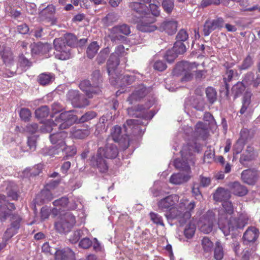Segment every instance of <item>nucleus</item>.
I'll return each mask as SVG.
<instances>
[{
  "mask_svg": "<svg viewBox=\"0 0 260 260\" xmlns=\"http://www.w3.org/2000/svg\"><path fill=\"white\" fill-rule=\"evenodd\" d=\"M179 197L173 194L164 198L157 202L159 210L168 212V216L172 218H177L183 223L191 217V212L196 206L194 202L189 203L187 199H182L180 202Z\"/></svg>",
  "mask_w": 260,
  "mask_h": 260,
  "instance_id": "f257e3e1",
  "label": "nucleus"
},
{
  "mask_svg": "<svg viewBox=\"0 0 260 260\" xmlns=\"http://www.w3.org/2000/svg\"><path fill=\"white\" fill-rule=\"evenodd\" d=\"M196 151H199V148L196 143H193L192 145L188 144L183 146L180 152L181 159H176L174 163L176 168L185 171L186 174L179 173L173 174L170 178V183L178 185L184 183L190 179L191 171L189 166L194 163L193 153Z\"/></svg>",
  "mask_w": 260,
  "mask_h": 260,
  "instance_id": "f03ea898",
  "label": "nucleus"
},
{
  "mask_svg": "<svg viewBox=\"0 0 260 260\" xmlns=\"http://www.w3.org/2000/svg\"><path fill=\"white\" fill-rule=\"evenodd\" d=\"M222 205V209L219 211L218 224L225 236L229 235L231 231L242 229L247 224V218L245 216L241 215L238 218L232 216L234 208L231 202L224 201Z\"/></svg>",
  "mask_w": 260,
  "mask_h": 260,
  "instance_id": "7ed1b4c3",
  "label": "nucleus"
},
{
  "mask_svg": "<svg viewBox=\"0 0 260 260\" xmlns=\"http://www.w3.org/2000/svg\"><path fill=\"white\" fill-rule=\"evenodd\" d=\"M109 139L104 148H99L96 154L92 156L90 159V165L96 168L101 173H105L107 171L108 166L106 160L103 158L113 159L118 154V149L117 146L111 142Z\"/></svg>",
  "mask_w": 260,
  "mask_h": 260,
  "instance_id": "20e7f679",
  "label": "nucleus"
},
{
  "mask_svg": "<svg viewBox=\"0 0 260 260\" xmlns=\"http://www.w3.org/2000/svg\"><path fill=\"white\" fill-rule=\"evenodd\" d=\"M77 120V117L73 114V111H68L61 113L55 117L54 120L48 121L41 126L40 131L42 133H49L56 127L59 129H64L72 125Z\"/></svg>",
  "mask_w": 260,
  "mask_h": 260,
  "instance_id": "39448f33",
  "label": "nucleus"
},
{
  "mask_svg": "<svg viewBox=\"0 0 260 260\" xmlns=\"http://www.w3.org/2000/svg\"><path fill=\"white\" fill-rule=\"evenodd\" d=\"M143 122L140 119H128L123 124V127L125 134L121 135V128L119 126H114L111 130V135L112 138V141L119 142L122 138L124 140H128V135L132 133L136 135L140 134L139 125Z\"/></svg>",
  "mask_w": 260,
  "mask_h": 260,
  "instance_id": "423d86ee",
  "label": "nucleus"
},
{
  "mask_svg": "<svg viewBox=\"0 0 260 260\" xmlns=\"http://www.w3.org/2000/svg\"><path fill=\"white\" fill-rule=\"evenodd\" d=\"M76 222L75 216L71 213H67L54 223V228L57 232L66 234L72 230Z\"/></svg>",
  "mask_w": 260,
  "mask_h": 260,
  "instance_id": "0eeeda50",
  "label": "nucleus"
},
{
  "mask_svg": "<svg viewBox=\"0 0 260 260\" xmlns=\"http://www.w3.org/2000/svg\"><path fill=\"white\" fill-rule=\"evenodd\" d=\"M197 68V65L195 62H182L176 65L173 73L176 76L182 75L181 79L182 82H188L192 79V70Z\"/></svg>",
  "mask_w": 260,
  "mask_h": 260,
  "instance_id": "6e6552de",
  "label": "nucleus"
},
{
  "mask_svg": "<svg viewBox=\"0 0 260 260\" xmlns=\"http://www.w3.org/2000/svg\"><path fill=\"white\" fill-rule=\"evenodd\" d=\"M126 52L124 47L122 45L117 46L115 52L111 54L107 61V71L109 76H113L115 74V70L119 64V57L125 55Z\"/></svg>",
  "mask_w": 260,
  "mask_h": 260,
  "instance_id": "1a4fd4ad",
  "label": "nucleus"
},
{
  "mask_svg": "<svg viewBox=\"0 0 260 260\" xmlns=\"http://www.w3.org/2000/svg\"><path fill=\"white\" fill-rule=\"evenodd\" d=\"M67 98L75 107L83 108L89 104L87 99L77 90H70L67 94Z\"/></svg>",
  "mask_w": 260,
  "mask_h": 260,
  "instance_id": "9d476101",
  "label": "nucleus"
},
{
  "mask_svg": "<svg viewBox=\"0 0 260 260\" xmlns=\"http://www.w3.org/2000/svg\"><path fill=\"white\" fill-rule=\"evenodd\" d=\"M215 222V214L212 211H209L205 215L203 220L200 223V230L204 234H209L213 230Z\"/></svg>",
  "mask_w": 260,
  "mask_h": 260,
  "instance_id": "9b49d317",
  "label": "nucleus"
},
{
  "mask_svg": "<svg viewBox=\"0 0 260 260\" xmlns=\"http://www.w3.org/2000/svg\"><path fill=\"white\" fill-rule=\"evenodd\" d=\"M130 33L131 29L128 25L125 24L118 25L114 26L111 29L110 38L113 42L121 40L124 38V37L120 35V34L127 36Z\"/></svg>",
  "mask_w": 260,
  "mask_h": 260,
  "instance_id": "f8f14e48",
  "label": "nucleus"
},
{
  "mask_svg": "<svg viewBox=\"0 0 260 260\" xmlns=\"http://www.w3.org/2000/svg\"><path fill=\"white\" fill-rule=\"evenodd\" d=\"M54 46L55 49L61 53L59 59L66 60L70 57V49L68 47L64 39L59 38L54 40Z\"/></svg>",
  "mask_w": 260,
  "mask_h": 260,
  "instance_id": "ddd939ff",
  "label": "nucleus"
},
{
  "mask_svg": "<svg viewBox=\"0 0 260 260\" xmlns=\"http://www.w3.org/2000/svg\"><path fill=\"white\" fill-rule=\"evenodd\" d=\"M21 217L17 214H13L11 217V226L8 228L4 234L6 240H9L13 235L17 233L20 226Z\"/></svg>",
  "mask_w": 260,
  "mask_h": 260,
  "instance_id": "4468645a",
  "label": "nucleus"
},
{
  "mask_svg": "<svg viewBox=\"0 0 260 260\" xmlns=\"http://www.w3.org/2000/svg\"><path fill=\"white\" fill-rule=\"evenodd\" d=\"M155 19L154 17H144L138 23V29L143 32H150L155 30L157 27L154 24Z\"/></svg>",
  "mask_w": 260,
  "mask_h": 260,
  "instance_id": "2eb2a0df",
  "label": "nucleus"
},
{
  "mask_svg": "<svg viewBox=\"0 0 260 260\" xmlns=\"http://www.w3.org/2000/svg\"><path fill=\"white\" fill-rule=\"evenodd\" d=\"M224 20L222 18H218L212 20H207L205 22L204 26V35L205 36L209 34L216 29L223 26Z\"/></svg>",
  "mask_w": 260,
  "mask_h": 260,
  "instance_id": "dca6fc26",
  "label": "nucleus"
},
{
  "mask_svg": "<svg viewBox=\"0 0 260 260\" xmlns=\"http://www.w3.org/2000/svg\"><path fill=\"white\" fill-rule=\"evenodd\" d=\"M2 56L4 63L7 67L9 68L7 69V72L5 74L9 76L14 75L16 72L15 68H14L12 70L10 69L13 66L14 63V57L12 52L8 49H5L3 52Z\"/></svg>",
  "mask_w": 260,
  "mask_h": 260,
  "instance_id": "f3484780",
  "label": "nucleus"
},
{
  "mask_svg": "<svg viewBox=\"0 0 260 260\" xmlns=\"http://www.w3.org/2000/svg\"><path fill=\"white\" fill-rule=\"evenodd\" d=\"M79 87L85 92L88 98H91L94 95L99 94L101 92L100 87L95 88L92 84L91 85L89 80H85L81 81L79 84Z\"/></svg>",
  "mask_w": 260,
  "mask_h": 260,
  "instance_id": "a211bd4d",
  "label": "nucleus"
},
{
  "mask_svg": "<svg viewBox=\"0 0 260 260\" xmlns=\"http://www.w3.org/2000/svg\"><path fill=\"white\" fill-rule=\"evenodd\" d=\"M178 27V22L176 20L171 19L164 21L160 25L159 29L161 31H165L169 35L174 34Z\"/></svg>",
  "mask_w": 260,
  "mask_h": 260,
  "instance_id": "6ab92c4d",
  "label": "nucleus"
},
{
  "mask_svg": "<svg viewBox=\"0 0 260 260\" xmlns=\"http://www.w3.org/2000/svg\"><path fill=\"white\" fill-rule=\"evenodd\" d=\"M67 137V134L64 132L53 134L50 135V140L52 144L55 145L54 148L56 150L64 145V140Z\"/></svg>",
  "mask_w": 260,
  "mask_h": 260,
  "instance_id": "aec40b11",
  "label": "nucleus"
},
{
  "mask_svg": "<svg viewBox=\"0 0 260 260\" xmlns=\"http://www.w3.org/2000/svg\"><path fill=\"white\" fill-rule=\"evenodd\" d=\"M257 173L254 170H245L241 173V179L245 183L252 185L257 180Z\"/></svg>",
  "mask_w": 260,
  "mask_h": 260,
  "instance_id": "412c9836",
  "label": "nucleus"
},
{
  "mask_svg": "<svg viewBox=\"0 0 260 260\" xmlns=\"http://www.w3.org/2000/svg\"><path fill=\"white\" fill-rule=\"evenodd\" d=\"M243 81L245 82L247 85H252L255 88L260 87L259 74H256L255 75L253 72H248L245 75Z\"/></svg>",
  "mask_w": 260,
  "mask_h": 260,
  "instance_id": "4be33fe9",
  "label": "nucleus"
},
{
  "mask_svg": "<svg viewBox=\"0 0 260 260\" xmlns=\"http://www.w3.org/2000/svg\"><path fill=\"white\" fill-rule=\"evenodd\" d=\"M128 6L133 11L141 16L147 15L149 11L147 6L140 2H131L129 4Z\"/></svg>",
  "mask_w": 260,
  "mask_h": 260,
  "instance_id": "5701e85b",
  "label": "nucleus"
},
{
  "mask_svg": "<svg viewBox=\"0 0 260 260\" xmlns=\"http://www.w3.org/2000/svg\"><path fill=\"white\" fill-rule=\"evenodd\" d=\"M258 237V230L255 227L248 228L243 235L244 243L247 244L256 240Z\"/></svg>",
  "mask_w": 260,
  "mask_h": 260,
  "instance_id": "b1692460",
  "label": "nucleus"
},
{
  "mask_svg": "<svg viewBox=\"0 0 260 260\" xmlns=\"http://www.w3.org/2000/svg\"><path fill=\"white\" fill-rule=\"evenodd\" d=\"M31 51L33 54H44L51 49V45L48 43H38L31 45Z\"/></svg>",
  "mask_w": 260,
  "mask_h": 260,
  "instance_id": "393cba45",
  "label": "nucleus"
},
{
  "mask_svg": "<svg viewBox=\"0 0 260 260\" xmlns=\"http://www.w3.org/2000/svg\"><path fill=\"white\" fill-rule=\"evenodd\" d=\"M229 186L231 189V191L234 194L238 196H244L246 195L248 192L247 188L238 182L230 183L229 184Z\"/></svg>",
  "mask_w": 260,
  "mask_h": 260,
  "instance_id": "a878e982",
  "label": "nucleus"
},
{
  "mask_svg": "<svg viewBox=\"0 0 260 260\" xmlns=\"http://www.w3.org/2000/svg\"><path fill=\"white\" fill-rule=\"evenodd\" d=\"M231 197V194L229 191L222 188L218 187L214 193L213 198L215 201L217 202H222L228 200Z\"/></svg>",
  "mask_w": 260,
  "mask_h": 260,
  "instance_id": "bb28decb",
  "label": "nucleus"
},
{
  "mask_svg": "<svg viewBox=\"0 0 260 260\" xmlns=\"http://www.w3.org/2000/svg\"><path fill=\"white\" fill-rule=\"evenodd\" d=\"M147 93V89L145 87L142 86L139 89L134 92L128 98V102L130 104H133L135 101L140 100L144 97Z\"/></svg>",
  "mask_w": 260,
  "mask_h": 260,
  "instance_id": "cd10ccee",
  "label": "nucleus"
},
{
  "mask_svg": "<svg viewBox=\"0 0 260 260\" xmlns=\"http://www.w3.org/2000/svg\"><path fill=\"white\" fill-rule=\"evenodd\" d=\"M208 126L207 123L198 122L196 125L194 134L197 137L205 138L208 133Z\"/></svg>",
  "mask_w": 260,
  "mask_h": 260,
  "instance_id": "c85d7f7f",
  "label": "nucleus"
},
{
  "mask_svg": "<svg viewBox=\"0 0 260 260\" xmlns=\"http://www.w3.org/2000/svg\"><path fill=\"white\" fill-rule=\"evenodd\" d=\"M56 12V7L53 5H48L43 8L40 12V16L44 19H52Z\"/></svg>",
  "mask_w": 260,
  "mask_h": 260,
  "instance_id": "c756f323",
  "label": "nucleus"
},
{
  "mask_svg": "<svg viewBox=\"0 0 260 260\" xmlns=\"http://www.w3.org/2000/svg\"><path fill=\"white\" fill-rule=\"evenodd\" d=\"M251 95L252 93L250 92H247L244 94L242 101V106L240 110V113L241 114H243L245 113L248 109L251 102Z\"/></svg>",
  "mask_w": 260,
  "mask_h": 260,
  "instance_id": "7c9ffc66",
  "label": "nucleus"
},
{
  "mask_svg": "<svg viewBox=\"0 0 260 260\" xmlns=\"http://www.w3.org/2000/svg\"><path fill=\"white\" fill-rule=\"evenodd\" d=\"M99 48V45L96 42H93L90 43L86 50L87 57L90 59L94 57Z\"/></svg>",
  "mask_w": 260,
  "mask_h": 260,
  "instance_id": "2f4dec72",
  "label": "nucleus"
},
{
  "mask_svg": "<svg viewBox=\"0 0 260 260\" xmlns=\"http://www.w3.org/2000/svg\"><path fill=\"white\" fill-rule=\"evenodd\" d=\"M118 19V16L117 14L115 12H110L103 18L102 22L106 26H109L116 22Z\"/></svg>",
  "mask_w": 260,
  "mask_h": 260,
  "instance_id": "473e14b6",
  "label": "nucleus"
},
{
  "mask_svg": "<svg viewBox=\"0 0 260 260\" xmlns=\"http://www.w3.org/2000/svg\"><path fill=\"white\" fill-rule=\"evenodd\" d=\"M53 78V74L51 73H42L38 77V82L41 85H46L51 83Z\"/></svg>",
  "mask_w": 260,
  "mask_h": 260,
  "instance_id": "72a5a7b5",
  "label": "nucleus"
},
{
  "mask_svg": "<svg viewBox=\"0 0 260 260\" xmlns=\"http://www.w3.org/2000/svg\"><path fill=\"white\" fill-rule=\"evenodd\" d=\"M223 255L224 251L221 243L219 241H217L215 243L214 257L216 260H221Z\"/></svg>",
  "mask_w": 260,
  "mask_h": 260,
  "instance_id": "f704fd0d",
  "label": "nucleus"
},
{
  "mask_svg": "<svg viewBox=\"0 0 260 260\" xmlns=\"http://www.w3.org/2000/svg\"><path fill=\"white\" fill-rule=\"evenodd\" d=\"M249 149L244 152L240 158V162L242 165H245V162L251 160L253 157V149L251 147Z\"/></svg>",
  "mask_w": 260,
  "mask_h": 260,
  "instance_id": "c9c22d12",
  "label": "nucleus"
},
{
  "mask_svg": "<svg viewBox=\"0 0 260 260\" xmlns=\"http://www.w3.org/2000/svg\"><path fill=\"white\" fill-rule=\"evenodd\" d=\"M60 151H64L67 156H72L76 153V149L74 146H67L64 142V145L63 147H60L57 150L56 153H58Z\"/></svg>",
  "mask_w": 260,
  "mask_h": 260,
  "instance_id": "e433bc0d",
  "label": "nucleus"
},
{
  "mask_svg": "<svg viewBox=\"0 0 260 260\" xmlns=\"http://www.w3.org/2000/svg\"><path fill=\"white\" fill-rule=\"evenodd\" d=\"M207 98L211 104H213L217 99V93L214 88L208 87L206 90Z\"/></svg>",
  "mask_w": 260,
  "mask_h": 260,
  "instance_id": "4c0bfd02",
  "label": "nucleus"
},
{
  "mask_svg": "<svg viewBox=\"0 0 260 260\" xmlns=\"http://www.w3.org/2000/svg\"><path fill=\"white\" fill-rule=\"evenodd\" d=\"M253 64L252 57L247 55L243 60L242 64L239 66L240 70H245L249 69Z\"/></svg>",
  "mask_w": 260,
  "mask_h": 260,
  "instance_id": "58836bf2",
  "label": "nucleus"
},
{
  "mask_svg": "<svg viewBox=\"0 0 260 260\" xmlns=\"http://www.w3.org/2000/svg\"><path fill=\"white\" fill-rule=\"evenodd\" d=\"M145 110V108L143 106L138 105L136 109L133 108H128L127 109V113L129 115L134 117H141L142 113H140V112H143Z\"/></svg>",
  "mask_w": 260,
  "mask_h": 260,
  "instance_id": "ea45409f",
  "label": "nucleus"
},
{
  "mask_svg": "<svg viewBox=\"0 0 260 260\" xmlns=\"http://www.w3.org/2000/svg\"><path fill=\"white\" fill-rule=\"evenodd\" d=\"M10 215L9 207L7 205H4L0 206V220L4 222L7 217Z\"/></svg>",
  "mask_w": 260,
  "mask_h": 260,
  "instance_id": "a19ab883",
  "label": "nucleus"
},
{
  "mask_svg": "<svg viewBox=\"0 0 260 260\" xmlns=\"http://www.w3.org/2000/svg\"><path fill=\"white\" fill-rule=\"evenodd\" d=\"M64 40L68 47L73 46L77 43V38L72 34H67L64 36Z\"/></svg>",
  "mask_w": 260,
  "mask_h": 260,
  "instance_id": "79ce46f5",
  "label": "nucleus"
},
{
  "mask_svg": "<svg viewBox=\"0 0 260 260\" xmlns=\"http://www.w3.org/2000/svg\"><path fill=\"white\" fill-rule=\"evenodd\" d=\"M246 86L247 85L243 80L242 82H238L233 86V90L235 92V94L238 96L245 90Z\"/></svg>",
  "mask_w": 260,
  "mask_h": 260,
  "instance_id": "37998d69",
  "label": "nucleus"
},
{
  "mask_svg": "<svg viewBox=\"0 0 260 260\" xmlns=\"http://www.w3.org/2000/svg\"><path fill=\"white\" fill-rule=\"evenodd\" d=\"M92 81V85L95 88L96 87H99L100 84L102 82V77L99 70H96L93 72Z\"/></svg>",
  "mask_w": 260,
  "mask_h": 260,
  "instance_id": "c03bdc74",
  "label": "nucleus"
},
{
  "mask_svg": "<svg viewBox=\"0 0 260 260\" xmlns=\"http://www.w3.org/2000/svg\"><path fill=\"white\" fill-rule=\"evenodd\" d=\"M173 51L177 55L183 54L186 51V47L183 42L176 41L173 47Z\"/></svg>",
  "mask_w": 260,
  "mask_h": 260,
  "instance_id": "a18cd8bd",
  "label": "nucleus"
},
{
  "mask_svg": "<svg viewBox=\"0 0 260 260\" xmlns=\"http://www.w3.org/2000/svg\"><path fill=\"white\" fill-rule=\"evenodd\" d=\"M109 53L110 49L109 48H106L101 50L96 58L99 64L104 63Z\"/></svg>",
  "mask_w": 260,
  "mask_h": 260,
  "instance_id": "49530a36",
  "label": "nucleus"
},
{
  "mask_svg": "<svg viewBox=\"0 0 260 260\" xmlns=\"http://www.w3.org/2000/svg\"><path fill=\"white\" fill-rule=\"evenodd\" d=\"M202 245L203 249L206 252L210 251L213 248V243L209 238L205 237L202 240Z\"/></svg>",
  "mask_w": 260,
  "mask_h": 260,
  "instance_id": "de8ad7c7",
  "label": "nucleus"
},
{
  "mask_svg": "<svg viewBox=\"0 0 260 260\" xmlns=\"http://www.w3.org/2000/svg\"><path fill=\"white\" fill-rule=\"evenodd\" d=\"M90 134V131L88 129H77L74 133V137L78 139H84L88 136Z\"/></svg>",
  "mask_w": 260,
  "mask_h": 260,
  "instance_id": "09e8293b",
  "label": "nucleus"
},
{
  "mask_svg": "<svg viewBox=\"0 0 260 260\" xmlns=\"http://www.w3.org/2000/svg\"><path fill=\"white\" fill-rule=\"evenodd\" d=\"M194 224L189 223L187 224L184 230V235L187 238H191L194 235L196 231Z\"/></svg>",
  "mask_w": 260,
  "mask_h": 260,
  "instance_id": "8fccbe9b",
  "label": "nucleus"
},
{
  "mask_svg": "<svg viewBox=\"0 0 260 260\" xmlns=\"http://www.w3.org/2000/svg\"><path fill=\"white\" fill-rule=\"evenodd\" d=\"M150 217L153 222L156 224L164 226L162 217L157 213L151 212L149 213Z\"/></svg>",
  "mask_w": 260,
  "mask_h": 260,
  "instance_id": "3c124183",
  "label": "nucleus"
},
{
  "mask_svg": "<svg viewBox=\"0 0 260 260\" xmlns=\"http://www.w3.org/2000/svg\"><path fill=\"white\" fill-rule=\"evenodd\" d=\"M49 109L47 106H42L35 111L36 117L38 118L45 117L48 115Z\"/></svg>",
  "mask_w": 260,
  "mask_h": 260,
  "instance_id": "603ef678",
  "label": "nucleus"
},
{
  "mask_svg": "<svg viewBox=\"0 0 260 260\" xmlns=\"http://www.w3.org/2000/svg\"><path fill=\"white\" fill-rule=\"evenodd\" d=\"M162 7L166 12L170 14L174 8V2L172 0H164L162 3Z\"/></svg>",
  "mask_w": 260,
  "mask_h": 260,
  "instance_id": "864d4df0",
  "label": "nucleus"
},
{
  "mask_svg": "<svg viewBox=\"0 0 260 260\" xmlns=\"http://www.w3.org/2000/svg\"><path fill=\"white\" fill-rule=\"evenodd\" d=\"M19 115L22 120L27 121L29 120L31 114L28 109L22 108L20 111Z\"/></svg>",
  "mask_w": 260,
  "mask_h": 260,
  "instance_id": "5fc2aeb1",
  "label": "nucleus"
},
{
  "mask_svg": "<svg viewBox=\"0 0 260 260\" xmlns=\"http://www.w3.org/2000/svg\"><path fill=\"white\" fill-rule=\"evenodd\" d=\"M83 232L81 230L75 231L70 237L69 240L72 243H77L82 236Z\"/></svg>",
  "mask_w": 260,
  "mask_h": 260,
  "instance_id": "6e6d98bb",
  "label": "nucleus"
},
{
  "mask_svg": "<svg viewBox=\"0 0 260 260\" xmlns=\"http://www.w3.org/2000/svg\"><path fill=\"white\" fill-rule=\"evenodd\" d=\"M40 196L43 201V203L50 201L53 199L52 193L48 190H42L41 192Z\"/></svg>",
  "mask_w": 260,
  "mask_h": 260,
  "instance_id": "4d7b16f0",
  "label": "nucleus"
},
{
  "mask_svg": "<svg viewBox=\"0 0 260 260\" xmlns=\"http://www.w3.org/2000/svg\"><path fill=\"white\" fill-rule=\"evenodd\" d=\"M96 116V114L93 111H89L84 114L79 119L80 122H85L91 120Z\"/></svg>",
  "mask_w": 260,
  "mask_h": 260,
  "instance_id": "13d9d810",
  "label": "nucleus"
},
{
  "mask_svg": "<svg viewBox=\"0 0 260 260\" xmlns=\"http://www.w3.org/2000/svg\"><path fill=\"white\" fill-rule=\"evenodd\" d=\"M188 38L187 31L182 29L179 30L176 36L177 41H181V42L185 41Z\"/></svg>",
  "mask_w": 260,
  "mask_h": 260,
  "instance_id": "bf43d9fd",
  "label": "nucleus"
},
{
  "mask_svg": "<svg viewBox=\"0 0 260 260\" xmlns=\"http://www.w3.org/2000/svg\"><path fill=\"white\" fill-rule=\"evenodd\" d=\"M235 75H237V72L233 70H228L224 75L223 80L225 83L231 81Z\"/></svg>",
  "mask_w": 260,
  "mask_h": 260,
  "instance_id": "052dcab7",
  "label": "nucleus"
},
{
  "mask_svg": "<svg viewBox=\"0 0 260 260\" xmlns=\"http://www.w3.org/2000/svg\"><path fill=\"white\" fill-rule=\"evenodd\" d=\"M192 193L196 199L200 200L202 198V194L199 189V185L193 183L192 187Z\"/></svg>",
  "mask_w": 260,
  "mask_h": 260,
  "instance_id": "680f3d73",
  "label": "nucleus"
},
{
  "mask_svg": "<svg viewBox=\"0 0 260 260\" xmlns=\"http://www.w3.org/2000/svg\"><path fill=\"white\" fill-rule=\"evenodd\" d=\"M64 260H76L75 253L69 248H64Z\"/></svg>",
  "mask_w": 260,
  "mask_h": 260,
  "instance_id": "e2e57ef3",
  "label": "nucleus"
},
{
  "mask_svg": "<svg viewBox=\"0 0 260 260\" xmlns=\"http://www.w3.org/2000/svg\"><path fill=\"white\" fill-rule=\"evenodd\" d=\"M68 203V199L66 197H62L59 199L56 200L53 202V204L55 206H60L64 207Z\"/></svg>",
  "mask_w": 260,
  "mask_h": 260,
  "instance_id": "0e129e2a",
  "label": "nucleus"
},
{
  "mask_svg": "<svg viewBox=\"0 0 260 260\" xmlns=\"http://www.w3.org/2000/svg\"><path fill=\"white\" fill-rule=\"evenodd\" d=\"M177 54L173 51V48L167 51L165 58L169 62H172L177 56Z\"/></svg>",
  "mask_w": 260,
  "mask_h": 260,
  "instance_id": "69168bd1",
  "label": "nucleus"
},
{
  "mask_svg": "<svg viewBox=\"0 0 260 260\" xmlns=\"http://www.w3.org/2000/svg\"><path fill=\"white\" fill-rule=\"evenodd\" d=\"M153 68L155 70L161 72L167 68V65L164 61L161 60H158L154 63Z\"/></svg>",
  "mask_w": 260,
  "mask_h": 260,
  "instance_id": "338daca9",
  "label": "nucleus"
},
{
  "mask_svg": "<svg viewBox=\"0 0 260 260\" xmlns=\"http://www.w3.org/2000/svg\"><path fill=\"white\" fill-rule=\"evenodd\" d=\"M19 62L23 67H30L31 66V62L27 59L23 55H21L19 58Z\"/></svg>",
  "mask_w": 260,
  "mask_h": 260,
  "instance_id": "774afa93",
  "label": "nucleus"
}]
</instances>
